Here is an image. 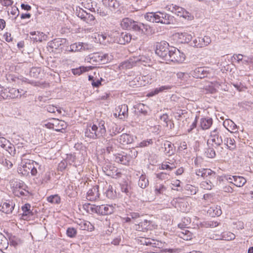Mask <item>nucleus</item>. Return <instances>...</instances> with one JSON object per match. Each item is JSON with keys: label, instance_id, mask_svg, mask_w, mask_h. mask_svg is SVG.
<instances>
[{"label": "nucleus", "instance_id": "obj_1", "mask_svg": "<svg viewBox=\"0 0 253 253\" xmlns=\"http://www.w3.org/2000/svg\"><path fill=\"white\" fill-rule=\"evenodd\" d=\"M106 132L105 122L100 121L98 123V125L88 126L85 131V136L88 138L96 139L103 136Z\"/></svg>", "mask_w": 253, "mask_h": 253}, {"label": "nucleus", "instance_id": "obj_2", "mask_svg": "<svg viewBox=\"0 0 253 253\" xmlns=\"http://www.w3.org/2000/svg\"><path fill=\"white\" fill-rule=\"evenodd\" d=\"M103 6L97 9V12L101 16L111 15L119 7L120 3L117 0H102Z\"/></svg>", "mask_w": 253, "mask_h": 253}, {"label": "nucleus", "instance_id": "obj_3", "mask_svg": "<svg viewBox=\"0 0 253 253\" xmlns=\"http://www.w3.org/2000/svg\"><path fill=\"white\" fill-rule=\"evenodd\" d=\"M116 205H102L96 206L89 204L87 210L100 215L111 214L114 212Z\"/></svg>", "mask_w": 253, "mask_h": 253}, {"label": "nucleus", "instance_id": "obj_4", "mask_svg": "<svg viewBox=\"0 0 253 253\" xmlns=\"http://www.w3.org/2000/svg\"><path fill=\"white\" fill-rule=\"evenodd\" d=\"M170 50L171 47H169V43L166 42H163L157 44L155 52L166 61Z\"/></svg>", "mask_w": 253, "mask_h": 253}, {"label": "nucleus", "instance_id": "obj_5", "mask_svg": "<svg viewBox=\"0 0 253 253\" xmlns=\"http://www.w3.org/2000/svg\"><path fill=\"white\" fill-rule=\"evenodd\" d=\"M185 59V55L177 48L171 47V50L167 59V62L181 63Z\"/></svg>", "mask_w": 253, "mask_h": 253}, {"label": "nucleus", "instance_id": "obj_6", "mask_svg": "<svg viewBox=\"0 0 253 253\" xmlns=\"http://www.w3.org/2000/svg\"><path fill=\"white\" fill-rule=\"evenodd\" d=\"M222 135L223 134L222 131L218 128H216L211 132L210 138L208 140V143L211 142L213 143L214 147L220 146L223 143Z\"/></svg>", "mask_w": 253, "mask_h": 253}, {"label": "nucleus", "instance_id": "obj_7", "mask_svg": "<svg viewBox=\"0 0 253 253\" xmlns=\"http://www.w3.org/2000/svg\"><path fill=\"white\" fill-rule=\"evenodd\" d=\"M102 170L106 175L112 178H117L121 175V173L115 167L111 165H106L103 167Z\"/></svg>", "mask_w": 253, "mask_h": 253}, {"label": "nucleus", "instance_id": "obj_8", "mask_svg": "<svg viewBox=\"0 0 253 253\" xmlns=\"http://www.w3.org/2000/svg\"><path fill=\"white\" fill-rule=\"evenodd\" d=\"M121 26L123 29L127 30H133L134 31L138 30L140 27L137 26V22L133 21L129 18L123 19L121 23Z\"/></svg>", "mask_w": 253, "mask_h": 253}, {"label": "nucleus", "instance_id": "obj_9", "mask_svg": "<svg viewBox=\"0 0 253 253\" xmlns=\"http://www.w3.org/2000/svg\"><path fill=\"white\" fill-rule=\"evenodd\" d=\"M46 125L48 128L53 129L56 131H61L66 127L65 122L58 119H53L52 122L49 123Z\"/></svg>", "mask_w": 253, "mask_h": 253}, {"label": "nucleus", "instance_id": "obj_10", "mask_svg": "<svg viewBox=\"0 0 253 253\" xmlns=\"http://www.w3.org/2000/svg\"><path fill=\"white\" fill-rule=\"evenodd\" d=\"M211 40L209 36H204L203 38L198 37L193 41V46L197 48H202L208 46L211 43Z\"/></svg>", "mask_w": 253, "mask_h": 253}, {"label": "nucleus", "instance_id": "obj_11", "mask_svg": "<svg viewBox=\"0 0 253 253\" xmlns=\"http://www.w3.org/2000/svg\"><path fill=\"white\" fill-rule=\"evenodd\" d=\"M24 168H28L29 170H30V172L33 176H35L38 173L37 168H39V172H41L42 171V168L38 163L32 161H30L29 163H26L24 165Z\"/></svg>", "mask_w": 253, "mask_h": 253}, {"label": "nucleus", "instance_id": "obj_12", "mask_svg": "<svg viewBox=\"0 0 253 253\" xmlns=\"http://www.w3.org/2000/svg\"><path fill=\"white\" fill-rule=\"evenodd\" d=\"M209 73L205 67H198L192 71L190 74L195 78L202 79L207 77Z\"/></svg>", "mask_w": 253, "mask_h": 253}, {"label": "nucleus", "instance_id": "obj_13", "mask_svg": "<svg viewBox=\"0 0 253 253\" xmlns=\"http://www.w3.org/2000/svg\"><path fill=\"white\" fill-rule=\"evenodd\" d=\"M31 35V39L34 42H42L43 41L47 40L48 36L42 32L39 31H33L30 33Z\"/></svg>", "mask_w": 253, "mask_h": 253}, {"label": "nucleus", "instance_id": "obj_14", "mask_svg": "<svg viewBox=\"0 0 253 253\" xmlns=\"http://www.w3.org/2000/svg\"><path fill=\"white\" fill-rule=\"evenodd\" d=\"M174 36L177 38L181 43H188L193 38L192 35L187 32H178L175 34Z\"/></svg>", "mask_w": 253, "mask_h": 253}, {"label": "nucleus", "instance_id": "obj_15", "mask_svg": "<svg viewBox=\"0 0 253 253\" xmlns=\"http://www.w3.org/2000/svg\"><path fill=\"white\" fill-rule=\"evenodd\" d=\"M99 186L96 185L89 189L86 195V198L89 201H95L99 197Z\"/></svg>", "mask_w": 253, "mask_h": 253}, {"label": "nucleus", "instance_id": "obj_16", "mask_svg": "<svg viewBox=\"0 0 253 253\" xmlns=\"http://www.w3.org/2000/svg\"><path fill=\"white\" fill-rule=\"evenodd\" d=\"M77 223L82 230L91 231L94 229L93 225L88 221L79 219Z\"/></svg>", "mask_w": 253, "mask_h": 253}, {"label": "nucleus", "instance_id": "obj_17", "mask_svg": "<svg viewBox=\"0 0 253 253\" xmlns=\"http://www.w3.org/2000/svg\"><path fill=\"white\" fill-rule=\"evenodd\" d=\"M149 226V221L146 219H141L138 223H135L134 228L137 231H144L148 229Z\"/></svg>", "mask_w": 253, "mask_h": 253}, {"label": "nucleus", "instance_id": "obj_18", "mask_svg": "<svg viewBox=\"0 0 253 253\" xmlns=\"http://www.w3.org/2000/svg\"><path fill=\"white\" fill-rule=\"evenodd\" d=\"M137 241L140 244L146 246L150 245L153 247H156L159 244L158 242L153 239L143 237H140L138 238Z\"/></svg>", "mask_w": 253, "mask_h": 253}, {"label": "nucleus", "instance_id": "obj_19", "mask_svg": "<svg viewBox=\"0 0 253 253\" xmlns=\"http://www.w3.org/2000/svg\"><path fill=\"white\" fill-rule=\"evenodd\" d=\"M116 112H118L120 118L124 119L128 116V107L126 104L120 105L116 109Z\"/></svg>", "mask_w": 253, "mask_h": 253}, {"label": "nucleus", "instance_id": "obj_20", "mask_svg": "<svg viewBox=\"0 0 253 253\" xmlns=\"http://www.w3.org/2000/svg\"><path fill=\"white\" fill-rule=\"evenodd\" d=\"M14 208V205H13L12 202H4L0 206V211L7 214L12 212Z\"/></svg>", "mask_w": 253, "mask_h": 253}, {"label": "nucleus", "instance_id": "obj_21", "mask_svg": "<svg viewBox=\"0 0 253 253\" xmlns=\"http://www.w3.org/2000/svg\"><path fill=\"white\" fill-rule=\"evenodd\" d=\"M133 140V137L127 133L122 134L118 139V141L123 145L131 144Z\"/></svg>", "mask_w": 253, "mask_h": 253}, {"label": "nucleus", "instance_id": "obj_22", "mask_svg": "<svg viewBox=\"0 0 253 253\" xmlns=\"http://www.w3.org/2000/svg\"><path fill=\"white\" fill-rule=\"evenodd\" d=\"M114 160L117 163L126 165L130 161V158L128 156L123 154H118L115 156Z\"/></svg>", "mask_w": 253, "mask_h": 253}, {"label": "nucleus", "instance_id": "obj_23", "mask_svg": "<svg viewBox=\"0 0 253 253\" xmlns=\"http://www.w3.org/2000/svg\"><path fill=\"white\" fill-rule=\"evenodd\" d=\"M208 213L211 216H219L222 213L221 208L218 206H213L209 208L208 210Z\"/></svg>", "mask_w": 253, "mask_h": 253}, {"label": "nucleus", "instance_id": "obj_24", "mask_svg": "<svg viewBox=\"0 0 253 253\" xmlns=\"http://www.w3.org/2000/svg\"><path fill=\"white\" fill-rule=\"evenodd\" d=\"M94 38L102 44H106L109 42V40L112 39L109 36L104 34H96L94 35Z\"/></svg>", "mask_w": 253, "mask_h": 253}, {"label": "nucleus", "instance_id": "obj_25", "mask_svg": "<svg viewBox=\"0 0 253 253\" xmlns=\"http://www.w3.org/2000/svg\"><path fill=\"white\" fill-rule=\"evenodd\" d=\"M177 233L178 236L184 240H190L192 238V233L187 229H181Z\"/></svg>", "mask_w": 253, "mask_h": 253}, {"label": "nucleus", "instance_id": "obj_26", "mask_svg": "<svg viewBox=\"0 0 253 253\" xmlns=\"http://www.w3.org/2000/svg\"><path fill=\"white\" fill-rule=\"evenodd\" d=\"M180 250L177 248L174 249H165L161 250L159 248L156 249L154 251L145 252L144 253H178Z\"/></svg>", "mask_w": 253, "mask_h": 253}, {"label": "nucleus", "instance_id": "obj_27", "mask_svg": "<svg viewBox=\"0 0 253 253\" xmlns=\"http://www.w3.org/2000/svg\"><path fill=\"white\" fill-rule=\"evenodd\" d=\"M166 186L162 183L157 182L154 186V193L156 196L164 194L166 191Z\"/></svg>", "mask_w": 253, "mask_h": 253}, {"label": "nucleus", "instance_id": "obj_28", "mask_svg": "<svg viewBox=\"0 0 253 253\" xmlns=\"http://www.w3.org/2000/svg\"><path fill=\"white\" fill-rule=\"evenodd\" d=\"M0 146L8 151L10 153V151H12V147L10 141L3 137H0Z\"/></svg>", "mask_w": 253, "mask_h": 253}, {"label": "nucleus", "instance_id": "obj_29", "mask_svg": "<svg viewBox=\"0 0 253 253\" xmlns=\"http://www.w3.org/2000/svg\"><path fill=\"white\" fill-rule=\"evenodd\" d=\"M131 39V36L130 34L126 32L122 33L119 37V42L121 44H125L129 42Z\"/></svg>", "mask_w": 253, "mask_h": 253}, {"label": "nucleus", "instance_id": "obj_30", "mask_svg": "<svg viewBox=\"0 0 253 253\" xmlns=\"http://www.w3.org/2000/svg\"><path fill=\"white\" fill-rule=\"evenodd\" d=\"M11 185H12L14 188V191L18 189L24 190V189L27 188V186L24 182L21 180H13L11 182Z\"/></svg>", "mask_w": 253, "mask_h": 253}, {"label": "nucleus", "instance_id": "obj_31", "mask_svg": "<svg viewBox=\"0 0 253 253\" xmlns=\"http://www.w3.org/2000/svg\"><path fill=\"white\" fill-rule=\"evenodd\" d=\"M85 60L91 64L100 63L99 53H94L86 57Z\"/></svg>", "mask_w": 253, "mask_h": 253}, {"label": "nucleus", "instance_id": "obj_32", "mask_svg": "<svg viewBox=\"0 0 253 253\" xmlns=\"http://www.w3.org/2000/svg\"><path fill=\"white\" fill-rule=\"evenodd\" d=\"M92 68L93 67L91 66H88V67L81 66L78 68L72 69V72L75 75L79 76V75H81L83 73L89 71L90 70H91L92 69Z\"/></svg>", "mask_w": 253, "mask_h": 253}, {"label": "nucleus", "instance_id": "obj_33", "mask_svg": "<svg viewBox=\"0 0 253 253\" xmlns=\"http://www.w3.org/2000/svg\"><path fill=\"white\" fill-rule=\"evenodd\" d=\"M224 144L228 148L230 149H233L235 148V141L233 138L228 137L224 136Z\"/></svg>", "mask_w": 253, "mask_h": 253}, {"label": "nucleus", "instance_id": "obj_34", "mask_svg": "<svg viewBox=\"0 0 253 253\" xmlns=\"http://www.w3.org/2000/svg\"><path fill=\"white\" fill-rule=\"evenodd\" d=\"M48 46L53 49H57L62 45V40L56 39L48 42Z\"/></svg>", "mask_w": 253, "mask_h": 253}, {"label": "nucleus", "instance_id": "obj_35", "mask_svg": "<svg viewBox=\"0 0 253 253\" xmlns=\"http://www.w3.org/2000/svg\"><path fill=\"white\" fill-rule=\"evenodd\" d=\"M232 178H234L233 184L237 187H242L246 182V179L242 176L235 175V177Z\"/></svg>", "mask_w": 253, "mask_h": 253}, {"label": "nucleus", "instance_id": "obj_36", "mask_svg": "<svg viewBox=\"0 0 253 253\" xmlns=\"http://www.w3.org/2000/svg\"><path fill=\"white\" fill-rule=\"evenodd\" d=\"M149 77L146 76H140L139 77L135 78L133 81L135 82L136 81L138 82L137 84H135L136 85H145L146 84L149 83Z\"/></svg>", "mask_w": 253, "mask_h": 253}, {"label": "nucleus", "instance_id": "obj_37", "mask_svg": "<svg viewBox=\"0 0 253 253\" xmlns=\"http://www.w3.org/2000/svg\"><path fill=\"white\" fill-rule=\"evenodd\" d=\"M212 124L211 118H202L201 120V126L203 129H207L210 127Z\"/></svg>", "mask_w": 253, "mask_h": 253}, {"label": "nucleus", "instance_id": "obj_38", "mask_svg": "<svg viewBox=\"0 0 253 253\" xmlns=\"http://www.w3.org/2000/svg\"><path fill=\"white\" fill-rule=\"evenodd\" d=\"M171 88V86L169 85H164L160 87L155 88L154 90L151 91L149 93V96H152L156 94H158L159 92H162L165 90H168Z\"/></svg>", "mask_w": 253, "mask_h": 253}, {"label": "nucleus", "instance_id": "obj_39", "mask_svg": "<svg viewBox=\"0 0 253 253\" xmlns=\"http://www.w3.org/2000/svg\"><path fill=\"white\" fill-rule=\"evenodd\" d=\"M8 242L5 237L0 233V250L2 251L7 248Z\"/></svg>", "mask_w": 253, "mask_h": 253}, {"label": "nucleus", "instance_id": "obj_40", "mask_svg": "<svg viewBox=\"0 0 253 253\" xmlns=\"http://www.w3.org/2000/svg\"><path fill=\"white\" fill-rule=\"evenodd\" d=\"M138 184L139 187L141 188H146L149 184V181L147 178H146V176L144 174H141L140 176Z\"/></svg>", "mask_w": 253, "mask_h": 253}, {"label": "nucleus", "instance_id": "obj_41", "mask_svg": "<svg viewBox=\"0 0 253 253\" xmlns=\"http://www.w3.org/2000/svg\"><path fill=\"white\" fill-rule=\"evenodd\" d=\"M170 16L167 13L161 12V23L169 24L171 20Z\"/></svg>", "mask_w": 253, "mask_h": 253}, {"label": "nucleus", "instance_id": "obj_42", "mask_svg": "<svg viewBox=\"0 0 253 253\" xmlns=\"http://www.w3.org/2000/svg\"><path fill=\"white\" fill-rule=\"evenodd\" d=\"M221 240L231 241L235 238V235L230 232H225L221 235Z\"/></svg>", "mask_w": 253, "mask_h": 253}, {"label": "nucleus", "instance_id": "obj_43", "mask_svg": "<svg viewBox=\"0 0 253 253\" xmlns=\"http://www.w3.org/2000/svg\"><path fill=\"white\" fill-rule=\"evenodd\" d=\"M209 177L210 179L215 178V172L210 169H204L203 178Z\"/></svg>", "mask_w": 253, "mask_h": 253}, {"label": "nucleus", "instance_id": "obj_44", "mask_svg": "<svg viewBox=\"0 0 253 253\" xmlns=\"http://www.w3.org/2000/svg\"><path fill=\"white\" fill-rule=\"evenodd\" d=\"M31 206L29 204H26L22 207V210L23 211L22 216L24 218V216L32 215V213L31 210Z\"/></svg>", "mask_w": 253, "mask_h": 253}, {"label": "nucleus", "instance_id": "obj_45", "mask_svg": "<svg viewBox=\"0 0 253 253\" xmlns=\"http://www.w3.org/2000/svg\"><path fill=\"white\" fill-rule=\"evenodd\" d=\"M224 126L228 130L230 131V129H231L233 130H234V127L236 126V125L235 123L231 120L227 119L224 121L223 122Z\"/></svg>", "mask_w": 253, "mask_h": 253}, {"label": "nucleus", "instance_id": "obj_46", "mask_svg": "<svg viewBox=\"0 0 253 253\" xmlns=\"http://www.w3.org/2000/svg\"><path fill=\"white\" fill-rule=\"evenodd\" d=\"M191 220L189 217H184L182 220V222L178 224V226L180 229L186 228L188 225L190 224Z\"/></svg>", "mask_w": 253, "mask_h": 253}, {"label": "nucleus", "instance_id": "obj_47", "mask_svg": "<svg viewBox=\"0 0 253 253\" xmlns=\"http://www.w3.org/2000/svg\"><path fill=\"white\" fill-rule=\"evenodd\" d=\"M201 187L204 189L211 190V189L213 184L211 179L202 181L200 184Z\"/></svg>", "mask_w": 253, "mask_h": 253}, {"label": "nucleus", "instance_id": "obj_48", "mask_svg": "<svg viewBox=\"0 0 253 253\" xmlns=\"http://www.w3.org/2000/svg\"><path fill=\"white\" fill-rule=\"evenodd\" d=\"M47 200L52 204H59L60 202V198L58 195H51L47 198Z\"/></svg>", "mask_w": 253, "mask_h": 253}, {"label": "nucleus", "instance_id": "obj_49", "mask_svg": "<svg viewBox=\"0 0 253 253\" xmlns=\"http://www.w3.org/2000/svg\"><path fill=\"white\" fill-rule=\"evenodd\" d=\"M85 17H84V20L86 23L93 25L95 23V17L91 14L89 13H85Z\"/></svg>", "mask_w": 253, "mask_h": 253}, {"label": "nucleus", "instance_id": "obj_50", "mask_svg": "<svg viewBox=\"0 0 253 253\" xmlns=\"http://www.w3.org/2000/svg\"><path fill=\"white\" fill-rule=\"evenodd\" d=\"M99 59L100 63L105 64L110 61L111 60V58L110 57L108 54H103L99 53Z\"/></svg>", "mask_w": 253, "mask_h": 253}, {"label": "nucleus", "instance_id": "obj_51", "mask_svg": "<svg viewBox=\"0 0 253 253\" xmlns=\"http://www.w3.org/2000/svg\"><path fill=\"white\" fill-rule=\"evenodd\" d=\"M176 76L177 78L183 81H187L190 77V75L188 73L182 72H177L176 73Z\"/></svg>", "mask_w": 253, "mask_h": 253}, {"label": "nucleus", "instance_id": "obj_52", "mask_svg": "<svg viewBox=\"0 0 253 253\" xmlns=\"http://www.w3.org/2000/svg\"><path fill=\"white\" fill-rule=\"evenodd\" d=\"M129 216L131 217L132 223L135 224V223H138L141 220V216L137 212H131L129 214Z\"/></svg>", "mask_w": 253, "mask_h": 253}, {"label": "nucleus", "instance_id": "obj_53", "mask_svg": "<svg viewBox=\"0 0 253 253\" xmlns=\"http://www.w3.org/2000/svg\"><path fill=\"white\" fill-rule=\"evenodd\" d=\"M106 196L109 199H114L116 197V192L113 191V188L112 186L109 185L106 192Z\"/></svg>", "mask_w": 253, "mask_h": 253}, {"label": "nucleus", "instance_id": "obj_54", "mask_svg": "<svg viewBox=\"0 0 253 253\" xmlns=\"http://www.w3.org/2000/svg\"><path fill=\"white\" fill-rule=\"evenodd\" d=\"M82 48L81 42L75 43L70 45L69 50L72 52H76L81 50Z\"/></svg>", "mask_w": 253, "mask_h": 253}, {"label": "nucleus", "instance_id": "obj_55", "mask_svg": "<svg viewBox=\"0 0 253 253\" xmlns=\"http://www.w3.org/2000/svg\"><path fill=\"white\" fill-rule=\"evenodd\" d=\"M172 146L173 144L169 141H167L164 143V146L166 153H168L169 155H171L173 153Z\"/></svg>", "mask_w": 253, "mask_h": 253}, {"label": "nucleus", "instance_id": "obj_56", "mask_svg": "<svg viewBox=\"0 0 253 253\" xmlns=\"http://www.w3.org/2000/svg\"><path fill=\"white\" fill-rule=\"evenodd\" d=\"M121 189L122 192L125 193L127 196L129 195L131 193L130 187L126 183L121 185Z\"/></svg>", "mask_w": 253, "mask_h": 253}, {"label": "nucleus", "instance_id": "obj_57", "mask_svg": "<svg viewBox=\"0 0 253 253\" xmlns=\"http://www.w3.org/2000/svg\"><path fill=\"white\" fill-rule=\"evenodd\" d=\"M67 235L70 238H74L77 235V230L73 227H69L66 231Z\"/></svg>", "mask_w": 253, "mask_h": 253}, {"label": "nucleus", "instance_id": "obj_58", "mask_svg": "<svg viewBox=\"0 0 253 253\" xmlns=\"http://www.w3.org/2000/svg\"><path fill=\"white\" fill-rule=\"evenodd\" d=\"M15 195L17 196H27L29 194V192L26 189H18L15 191H14Z\"/></svg>", "mask_w": 253, "mask_h": 253}, {"label": "nucleus", "instance_id": "obj_59", "mask_svg": "<svg viewBox=\"0 0 253 253\" xmlns=\"http://www.w3.org/2000/svg\"><path fill=\"white\" fill-rule=\"evenodd\" d=\"M137 26L140 27V29L138 30H135L136 31H141L142 33L146 32L148 29H150V27L147 25L144 24L143 23H138Z\"/></svg>", "mask_w": 253, "mask_h": 253}, {"label": "nucleus", "instance_id": "obj_60", "mask_svg": "<svg viewBox=\"0 0 253 253\" xmlns=\"http://www.w3.org/2000/svg\"><path fill=\"white\" fill-rule=\"evenodd\" d=\"M205 154L207 157L212 158L215 156L214 150L212 148H208L205 152Z\"/></svg>", "mask_w": 253, "mask_h": 253}, {"label": "nucleus", "instance_id": "obj_61", "mask_svg": "<svg viewBox=\"0 0 253 253\" xmlns=\"http://www.w3.org/2000/svg\"><path fill=\"white\" fill-rule=\"evenodd\" d=\"M102 73V69H97L93 73L94 80H97V79H98L99 80H103L100 75Z\"/></svg>", "mask_w": 253, "mask_h": 253}, {"label": "nucleus", "instance_id": "obj_62", "mask_svg": "<svg viewBox=\"0 0 253 253\" xmlns=\"http://www.w3.org/2000/svg\"><path fill=\"white\" fill-rule=\"evenodd\" d=\"M39 73V69L36 68H32L30 72V76L36 78H38Z\"/></svg>", "mask_w": 253, "mask_h": 253}, {"label": "nucleus", "instance_id": "obj_63", "mask_svg": "<svg viewBox=\"0 0 253 253\" xmlns=\"http://www.w3.org/2000/svg\"><path fill=\"white\" fill-rule=\"evenodd\" d=\"M82 4L86 9L90 10L91 8H93L91 0H84Z\"/></svg>", "mask_w": 253, "mask_h": 253}, {"label": "nucleus", "instance_id": "obj_64", "mask_svg": "<svg viewBox=\"0 0 253 253\" xmlns=\"http://www.w3.org/2000/svg\"><path fill=\"white\" fill-rule=\"evenodd\" d=\"M156 176L157 178L161 180L168 179L169 177V174L165 172H161L157 173L156 174Z\"/></svg>", "mask_w": 253, "mask_h": 253}]
</instances>
